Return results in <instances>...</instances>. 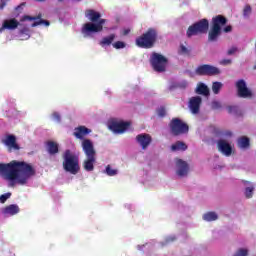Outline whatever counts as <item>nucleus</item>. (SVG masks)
<instances>
[{
    "label": "nucleus",
    "mask_w": 256,
    "mask_h": 256,
    "mask_svg": "<svg viewBox=\"0 0 256 256\" xmlns=\"http://www.w3.org/2000/svg\"><path fill=\"white\" fill-rule=\"evenodd\" d=\"M171 151H187V144H185V142L177 141L171 145Z\"/></svg>",
    "instance_id": "nucleus-25"
},
{
    "label": "nucleus",
    "mask_w": 256,
    "mask_h": 256,
    "mask_svg": "<svg viewBox=\"0 0 256 256\" xmlns=\"http://www.w3.org/2000/svg\"><path fill=\"white\" fill-rule=\"evenodd\" d=\"M212 109H221V102H212Z\"/></svg>",
    "instance_id": "nucleus-41"
},
{
    "label": "nucleus",
    "mask_w": 256,
    "mask_h": 256,
    "mask_svg": "<svg viewBox=\"0 0 256 256\" xmlns=\"http://www.w3.org/2000/svg\"><path fill=\"white\" fill-rule=\"evenodd\" d=\"M11 197V193H5L0 196V203H5Z\"/></svg>",
    "instance_id": "nucleus-38"
},
{
    "label": "nucleus",
    "mask_w": 256,
    "mask_h": 256,
    "mask_svg": "<svg viewBox=\"0 0 256 256\" xmlns=\"http://www.w3.org/2000/svg\"><path fill=\"white\" fill-rule=\"evenodd\" d=\"M251 11H252L251 5L247 4L243 9V16L249 17L251 15Z\"/></svg>",
    "instance_id": "nucleus-37"
},
{
    "label": "nucleus",
    "mask_w": 256,
    "mask_h": 256,
    "mask_svg": "<svg viewBox=\"0 0 256 256\" xmlns=\"http://www.w3.org/2000/svg\"><path fill=\"white\" fill-rule=\"evenodd\" d=\"M51 23L48 20L39 19V21H35L32 23L31 27H38V25H46V27H49Z\"/></svg>",
    "instance_id": "nucleus-32"
},
{
    "label": "nucleus",
    "mask_w": 256,
    "mask_h": 256,
    "mask_svg": "<svg viewBox=\"0 0 256 256\" xmlns=\"http://www.w3.org/2000/svg\"><path fill=\"white\" fill-rule=\"evenodd\" d=\"M105 173L109 177H115V175H117L118 171L116 169H112L111 165H107L106 169H105Z\"/></svg>",
    "instance_id": "nucleus-31"
},
{
    "label": "nucleus",
    "mask_w": 256,
    "mask_h": 256,
    "mask_svg": "<svg viewBox=\"0 0 256 256\" xmlns=\"http://www.w3.org/2000/svg\"><path fill=\"white\" fill-rule=\"evenodd\" d=\"M85 17L91 22L85 23L81 29L84 37H89L91 33H101L103 31V24L107 23V20L101 18V13L88 9L85 12Z\"/></svg>",
    "instance_id": "nucleus-2"
},
{
    "label": "nucleus",
    "mask_w": 256,
    "mask_h": 256,
    "mask_svg": "<svg viewBox=\"0 0 256 256\" xmlns=\"http://www.w3.org/2000/svg\"><path fill=\"white\" fill-rule=\"evenodd\" d=\"M223 84L221 82H213L212 91L214 95H219V91H221Z\"/></svg>",
    "instance_id": "nucleus-29"
},
{
    "label": "nucleus",
    "mask_w": 256,
    "mask_h": 256,
    "mask_svg": "<svg viewBox=\"0 0 256 256\" xmlns=\"http://www.w3.org/2000/svg\"><path fill=\"white\" fill-rule=\"evenodd\" d=\"M232 63L233 61L231 59H223L220 61V65H223V66L231 65Z\"/></svg>",
    "instance_id": "nucleus-40"
},
{
    "label": "nucleus",
    "mask_w": 256,
    "mask_h": 256,
    "mask_svg": "<svg viewBox=\"0 0 256 256\" xmlns=\"http://www.w3.org/2000/svg\"><path fill=\"white\" fill-rule=\"evenodd\" d=\"M169 59L163 56V54L153 52L150 56V65L156 73H165L167 71V64Z\"/></svg>",
    "instance_id": "nucleus-6"
},
{
    "label": "nucleus",
    "mask_w": 256,
    "mask_h": 256,
    "mask_svg": "<svg viewBox=\"0 0 256 256\" xmlns=\"http://www.w3.org/2000/svg\"><path fill=\"white\" fill-rule=\"evenodd\" d=\"M207 31H209V20H207V18H203L190 25L186 31V35L188 38H191L195 35H205Z\"/></svg>",
    "instance_id": "nucleus-7"
},
{
    "label": "nucleus",
    "mask_w": 256,
    "mask_h": 256,
    "mask_svg": "<svg viewBox=\"0 0 256 256\" xmlns=\"http://www.w3.org/2000/svg\"><path fill=\"white\" fill-rule=\"evenodd\" d=\"M62 159L63 169L66 173H71V175H77V173H79L81 170V167L79 166V156L67 149L62 155Z\"/></svg>",
    "instance_id": "nucleus-5"
},
{
    "label": "nucleus",
    "mask_w": 256,
    "mask_h": 256,
    "mask_svg": "<svg viewBox=\"0 0 256 256\" xmlns=\"http://www.w3.org/2000/svg\"><path fill=\"white\" fill-rule=\"evenodd\" d=\"M41 17H43L42 14H38L37 16L24 15L21 21H38Z\"/></svg>",
    "instance_id": "nucleus-30"
},
{
    "label": "nucleus",
    "mask_w": 256,
    "mask_h": 256,
    "mask_svg": "<svg viewBox=\"0 0 256 256\" xmlns=\"http://www.w3.org/2000/svg\"><path fill=\"white\" fill-rule=\"evenodd\" d=\"M19 27V21L15 18H11L9 20H4L2 27L0 28V33H3L5 29H8L9 31H13Z\"/></svg>",
    "instance_id": "nucleus-18"
},
{
    "label": "nucleus",
    "mask_w": 256,
    "mask_h": 256,
    "mask_svg": "<svg viewBox=\"0 0 256 256\" xmlns=\"http://www.w3.org/2000/svg\"><path fill=\"white\" fill-rule=\"evenodd\" d=\"M82 151L85 153L86 157H97V151H95V146L93 141L89 139H84L82 141Z\"/></svg>",
    "instance_id": "nucleus-14"
},
{
    "label": "nucleus",
    "mask_w": 256,
    "mask_h": 256,
    "mask_svg": "<svg viewBox=\"0 0 256 256\" xmlns=\"http://www.w3.org/2000/svg\"><path fill=\"white\" fill-rule=\"evenodd\" d=\"M217 147L220 153H222L226 157H231V153H233V148L231 147V144H229V142L220 139L217 141Z\"/></svg>",
    "instance_id": "nucleus-15"
},
{
    "label": "nucleus",
    "mask_w": 256,
    "mask_h": 256,
    "mask_svg": "<svg viewBox=\"0 0 256 256\" xmlns=\"http://www.w3.org/2000/svg\"><path fill=\"white\" fill-rule=\"evenodd\" d=\"M116 35L115 34H110L108 36H105L101 39L99 45H101V47H107L109 45H113V42L116 39Z\"/></svg>",
    "instance_id": "nucleus-24"
},
{
    "label": "nucleus",
    "mask_w": 256,
    "mask_h": 256,
    "mask_svg": "<svg viewBox=\"0 0 256 256\" xmlns=\"http://www.w3.org/2000/svg\"><path fill=\"white\" fill-rule=\"evenodd\" d=\"M253 191H255L254 187H247L245 189V196L247 199H251V197H253Z\"/></svg>",
    "instance_id": "nucleus-36"
},
{
    "label": "nucleus",
    "mask_w": 256,
    "mask_h": 256,
    "mask_svg": "<svg viewBox=\"0 0 256 256\" xmlns=\"http://www.w3.org/2000/svg\"><path fill=\"white\" fill-rule=\"evenodd\" d=\"M171 135L173 137H179V135H185L189 133V125L180 118H172L168 124Z\"/></svg>",
    "instance_id": "nucleus-8"
},
{
    "label": "nucleus",
    "mask_w": 256,
    "mask_h": 256,
    "mask_svg": "<svg viewBox=\"0 0 256 256\" xmlns=\"http://www.w3.org/2000/svg\"><path fill=\"white\" fill-rule=\"evenodd\" d=\"M23 7H25V3H22V4H20L19 6H17V10L19 11V9H22Z\"/></svg>",
    "instance_id": "nucleus-45"
},
{
    "label": "nucleus",
    "mask_w": 256,
    "mask_h": 256,
    "mask_svg": "<svg viewBox=\"0 0 256 256\" xmlns=\"http://www.w3.org/2000/svg\"><path fill=\"white\" fill-rule=\"evenodd\" d=\"M176 175L178 177H187L189 175V163L183 159H176Z\"/></svg>",
    "instance_id": "nucleus-12"
},
{
    "label": "nucleus",
    "mask_w": 256,
    "mask_h": 256,
    "mask_svg": "<svg viewBox=\"0 0 256 256\" xmlns=\"http://www.w3.org/2000/svg\"><path fill=\"white\" fill-rule=\"evenodd\" d=\"M218 218L219 216L215 212H208L203 215L204 221H217Z\"/></svg>",
    "instance_id": "nucleus-28"
},
{
    "label": "nucleus",
    "mask_w": 256,
    "mask_h": 256,
    "mask_svg": "<svg viewBox=\"0 0 256 256\" xmlns=\"http://www.w3.org/2000/svg\"><path fill=\"white\" fill-rule=\"evenodd\" d=\"M1 143L7 147L9 153H13V151H19V149H21L17 143V137L13 134L6 135L1 139Z\"/></svg>",
    "instance_id": "nucleus-10"
},
{
    "label": "nucleus",
    "mask_w": 256,
    "mask_h": 256,
    "mask_svg": "<svg viewBox=\"0 0 256 256\" xmlns=\"http://www.w3.org/2000/svg\"><path fill=\"white\" fill-rule=\"evenodd\" d=\"M237 53V47H232L227 51V55H235Z\"/></svg>",
    "instance_id": "nucleus-42"
},
{
    "label": "nucleus",
    "mask_w": 256,
    "mask_h": 256,
    "mask_svg": "<svg viewBox=\"0 0 256 256\" xmlns=\"http://www.w3.org/2000/svg\"><path fill=\"white\" fill-rule=\"evenodd\" d=\"M195 74L200 77H215V75H221V70L213 65L203 64L196 68Z\"/></svg>",
    "instance_id": "nucleus-9"
},
{
    "label": "nucleus",
    "mask_w": 256,
    "mask_h": 256,
    "mask_svg": "<svg viewBox=\"0 0 256 256\" xmlns=\"http://www.w3.org/2000/svg\"><path fill=\"white\" fill-rule=\"evenodd\" d=\"M226 135H228L229 137H231L233 135V133L231 132H226Z\"/></svg>",
    "instance_id": "nucleus-46"
},
{
    "label": "nucleus",
    "mask_w": 256,
    "mask_h": 256,
    "mask_svg": "<svg viewBox=\"0 0 256 256\" xmlns=\"http://www.w3.org/2000/svg\"><path fill=\"white\" fill-rule=\"evenodd\" d=\"M225 25H227V18L225 16L217 15L212 18L211 27L208 32V43H217L219 37H221V33H231L233 31L231 25Z\"/></svg>",
    "instance_id": "nucleus-3"
},
{
    "label": "nucleus",
    "mask_w": 256,
    "mask_h": 256,
    "mask_svg": "<svg viewBox=\"0 0 256 256\" xmlns=\"http://www.w3.org/2000/svg\"><path fill=\"white\" fill-rule=\"evenodd\" d=\"M47 152L50 155H57L59 153V144L55 141L46 142Z\"/></svg>",
    "instance_id": "nucleus-23"
},
{
    "label": "nucleus",
    "mask_w": 256,
    "mask_h": 256,
    "mask_svg": "<svg viewBox=\"0 0 256 256\" xmlns=\"http://www.w3.org/2000/svg\"><path fill=\"white\" fill-rule=\"evenodd\" d=\"M89 133H91V129L85 126H79L75 128L74 137L76 139H83L86 135H89Z\"/></svg>",
    "instance_id": "nucleus-21"
},
{
    "label": "nucleus",
    "mask_w": 256,
    "mask_h": 256,
    "mask_svg": "<svg viewBox=\"0 0 256 256\" xmlns=\"http://www.w3.org/2000/svg\"><path fill=\"white\" fill-rule=\"evenodd\" d=\"M129 127H131V122H111L109 125L110 131L117 134L125 133Z\"/></svg>",
    "instance_id": "nucleus-13"
},
{
    "label": "nucleus",
    "mask_w": 256,
    "mask_h": 256,
    "mask_svg": "<svg viewBox=\"0 0 256 256\" xmlns=\"http://www.w3.org/2000/svg\"><path fill=\"white\" fill-rule=\"evenodd\" d=\"M97 161L96 156H86L83 162V167L85 171L91 172L95 169V162Z\"/></svg>",
    "instance_id": "nucleus-19"
},
{
    "label": "nucleus",
    "mask_w": 256,
    "mask_h": 256,
    "mask_svg": "<svg viewBox=\"0 0 256 256\" xmlns=\"http://www.w3.org/2000/svg\"><path fill=\"white\" fill-rule=\"evenodd\" d=\"M21 209H19V206L17 204H11L3 208L2 213L3 215H17Z\"/></svg>",
    "instance_id": "nucleus-22"
},
{
    "label": "nucleus",
    "mask_w": 256,
    "mask_h": 256,
    "mask_svg": "<svg viewBox=\"0 0 256 256\" xmlns=\"http://www.w3.org/2000/svg\"><path fill=\"white\" fill-rule=\"evenodd\" d=\"M136 141L139 143L140 147L145 150L149 145H151V141H153V139L151 138V135L144 133L137 135Z\"/></svg>",
    "instance_id": "nucleus-17"
},
{
    "label": "nucleus",
    "mask_w": 256,
    "mask_h": 256,
    "mask_svg": "<svg viewBox=\"0 0 256 256\" xmlns=\"http://www.w3.org/2000/svg\"><path fill=\"white\" fill-rule=\"evenodd\" d=\"M195 94L203 95V97H209L210 95L209 87L207 86V84L200 82L197 84V87L195 89Z\"/></svg>",
    "instance_id": "nucleus-20"
},
{
    "label": "nucleus",
    "mask_w": 256,
    "mask_h": 256,
    "mask_svg": "<svg viewBox=\"0 0 256 256\" xmlns=\"http://www.w3.org/2000/svg\"><path fill=\"white\" fill-rule=\"evenodd\" d=\"M157 115L158 117H166L167 116V109H165L164 106H161L160 108L157 109Z\"/></svg>",
    "instance_id": "nucleus-35"
},
{
    "label": "nucleus",
    "mask_w": 256,
    "mask_h": 256,
    "mask_svg": "<svg viewBox=\"0 0 256 256\" xmlns=\"http://www.w3.org/2000/svg\"><path fill=\"white\" fill-rule=\"evenodd\" d=\"M112 47H114V49H125L127 44L123 41H116L112 44Z\"/></svg>",
    "instance_id": "nucleus-33"
},
{
    "label": "nucleus",
    "mask_w": 256,
    "mask_h": 256,
    "mask_svg": "<svg viewBox=\"0 0 256 256\" xmlns=\"http://www.w3.org/2000/svg\"><path fill=\"white\" fill-rule=\"evenodd\" d=\"M33 165L25 161L13 160L10 163H0V177L6 181H16L18 185H27V181L36 175Z\"/></svg>",
    "instance_id": "nucleus-1"
},
{
    "label": "nucleus",
    "mask_w": 256,
    "mask_h": 256,
    "mask_svg": "<svg viewBox=\"0 0 256 256\" xmlns=\"http://www.w3.org/2000/svg\"><path fill=\"white\" fill-rule=\"evenodd\" d=\"M250 145V140L249 138H247V136H242L238 139V146L241 149H247V147H249Z\"/></svg>",
    "instance_id": "nucleus-26"
},
{
    "label": "nucleus",
    "mask_w": 256,
    "mask_h": 256,
    "mask_svg": "<svg viewBox=\"0 0 256 256\" xmlns=\"http://www.w3.org/2000/svg\"><path fill=\"white\" fill-rule=\"evenodd\" d=\"M159 39L157 28H148L146 32L136 38L135 43L140 49H153Z\"/></svg>",
    "instance_id": "nucleus-4"
},
{
    "label": "nucleus",
    "mask_w": 256,
    "mask_h": 256,
    "mask_svg": "<svg viewBox=\"0 0 256 256\" xmlns=\"http://www.w3.org/2000/svg\"><path fill=\"white\" fill-rule=\"evenodd\" d=\"M52 116L54 121H57V123H61V115L58 112H54Z\"/></svg>",
    "instance_id": "nucleus-39"
},
{
    "label": "nucleus",
    "mask_w": 256,
    "mask_h": 256,
    "mask_svg": "<svg viewBox=\"0 0 256 256\" xmlns=\"http://www.w3.org/2000/svg\"><path fill=\"white\" fill-rule=\"evenodd\" d=\"M129 33H131V30L130 29H125L123 31V35H129Z\"/></svg>",
    "instance_id": "nucleus-44"
},
{
    "label": "nucleus",
    "mask_w": 256,
    "mask_h": 256,
    "mask_svg": "<svg viewBox=\"0 0 256 256\" xmlns=\"http://www.w3.org/2000/svg\"><path fill=\"white\" fill-rule=\"evenodd\" d=\"M236 89L238 91V97H242L243 99H247V97H252L253 95L251 90L247 88V83L243 79L236 82Z\"/></svg>",
    "instance_id": "nucleus-11"
},
{
    "label": "nucleus",
    "mask_w": 256,
    "mask_h": 256,
    "mask_svg": "<svg viewBox=\"0 0 256 256\" xmlns=\"http://www.w3.org/2000/svg\"><path fill=\"white\" fill-rule=\"evenodd\" d=\"M5 5H7V3L4 2V0H1L0 9H5Z\"/></svg>",
    "instance_id": "nucleus-43"
},
{
    "label": "nucleus",
    "mask_w": 256,
    "mask_h": 256,
    "mask_svg": "<svg viewBox=\"0 0 256 256\" xmlns=\"http://www.w3.org/2000/svg\"><path fill=\"white\" fill-rule=\"evenodd\" d=\"M201 103H203V99L200 96H194L189 100V109L191 113L197 115L201 109Z\"/></svg>",
    "instance_id": "nucleus-16"
},
{
    "label": "nucleus",
    "mask_w": 256,
    "mask_h": 256,
    "mask_svg": "<svg viewBox=\"0 0 256 256\" xmlns=\"http://www.w3.org/2000/svg\"><path fill=\"white\" fill-rule=\"evenodd\" d=\"M178 53L179 55H189V53H191V50L186 48L185 45L181 44Z\"/></svg>",
    "instance_id": "nucleus-34"
},
{
    "label": "nucleus",
    "mask_w": 256,
    "mask_h": 256,
    "mask_svg": "<svg viewBox=\"0 0 256 256\" xmlns=\"http://www.w3.org/2000/svg\"><path fill=\"white\" fill-rule=\"evenodd\" d=\"M227 111L228 113L237 115L238 117H241V115H243V112H241V109H239V106H228Z\"/></svg>",
    "instance_id": "nucleus-27"
}]
</instances>
